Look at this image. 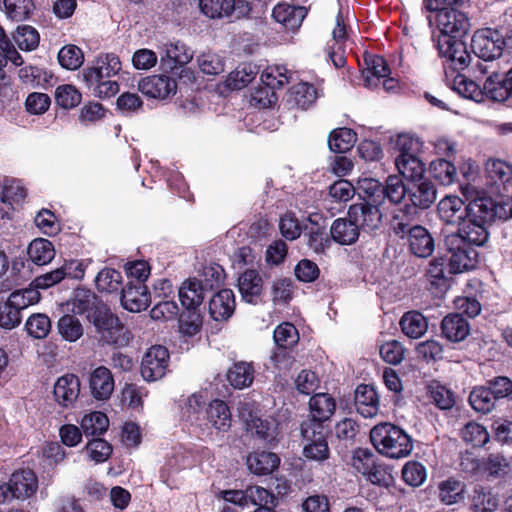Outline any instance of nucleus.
Returning a JSON list of instances; mask_svg holds the SVG:
<instances>
[{
	"label": "nucleus",
	"mask_w": 512,
	"mask_h": 512,
	"mask_svg": "<svg viewBox=\"0 0 512 512\" xmlns=\"http://www.w3.org/2000/svg\"><path fill=\"white\" fill-rule=\"evenodd\" d=\"M493 217V207L483 200L478 199L467 205L466 217L459 222L458 231L450 233V236H459L468 245L481 246L488 239L486 224Z\"/></svg>",
	"instance_id": "nucleus-1"
},
{
	"label": "nucleus",
	"mask_w": 512,
	"mask_h": 512,
	"mask_svg": "<svg viewBox=\"0 0 512 512\" xmlns=\"http://www.w3.org/2000/svg\"><path fill=\"white\" fill-rule=\"evenodd\" d=\"M370 440L380 454L389 458L406 457L413 449L410 436L400 427L387 422L371 429Z\"/></svg>",
	"instance_id": "nucleus-2"
},
{
	"label": "nucleus",
	"mask_w": 512,
	"mask_h": 512,
	"mask_svg": "<svg viewBox=\"0 0 512 512\" xmlns=\"http://www.w3.org/2000/svg\"><path fill=\"white\" fill-rule=\"evenodd\" d=\"M223 270L219 267H207L204 269V280L189 278L184 281L179 288V299L183 307L187 310L195 311L205 297L207 289H213L223 280Z\"/></svg>",
	"instance_id": "nucleus-3"
},
{
	"label": "nucleus",
	"mask_w": 512,
	"mask_h": 512,
	"mask_svg": "<svg viewBox=\"0 0 512 512\" xmlns=\"http://www.w3.org/2000/svg\"><path fill=\"white\" fill-rule=\"evenodd\" d=\"M38 489V478L30 469H20L12 473L7 482L0 483V504L13 500H26Z\"/></svg>",
	"instance_id": "nucleus-4"
},
{
	"label": "nucleus",
	"mask_w": 512,
	"mask_h": 512,
	"mask_svg": "<svg viewBox=\"0 0 512 512\" xmlns=\"http://www.w3.org/2000/svg\"><path fill=\"white\" fill-rule=\"evenodd\" d=\"M444 245L449 254L448 272L450 274L464 273L476 268L478 253L473 246L468 245L462 238L446 235Z\"/></svg>",
	"instance_id": "nucleus-5"
},
{
	"label": "nucleus",
	"mask_w": 512,
	"mask_h": 512,
	"mask_svg": "<svg viewBox=\"0 0 512 512\" xmlns=\"http://www.w3.org/2000/svg\"><path fill=\"white\" fill-rule=\"evenodd\" d=\"M300 435L305 458L318 462L329 458L330 450L323 424L315 420H305L300 425Z\"/></svg>",
	"instance_id": "nucleus-6"
},
{
	"label": "nucleus",
	"mask_w": 512,
	"mask_h": 512,
	"mask_svg": "<svg viewBox=\"0 0 512 512\" xmlns=\"http://www.w3.org/2000/svg\"><path fill=\"white\" fill-rule=\"evenodd\" d=\"M87 319L93 324L105 343L115 345H123L125 343L124 338L121 337L123 325L103 302L96 307L93 313L88 314Z\"/></svg>",
	"instance_id": "nucleus-7"
},
{
	"label": "nucleus",
	"mask_w": 512,
	"mask_h": 512,
	"mask_svg": "<svg viewBox=\"0 0 512 512\" xmlns=\"http://www.w3.org/2000/svg\"><path fill=\"white\" fill-rule=\"evenodd\" d=\"M350 464L357 473L362 474L372 484H388L390 475L384 466L376 462L374 453L369 449H356L352 454Z\"/></svg>",
	"instance_id": "nucleus-8"
},
{
	"label": "nucleus",
	"mask_w": 512,
	"mask_h": 512,
	"mask_svg": "<svg viewBox=\"0 0 512 512\" xmlns=\"http://www.w3.org/2000/svg\"><path fill=\"white\" fill-rule=\"evenodd\" d=\"M436 46L439 54L446 58L445 67L455 71H461L468 68L472 57L467 50L466 44L461 38H448L447 36H437Z\"/></svg>",
	"instance_id": "nucleus-9"
},
{
	"label": "nucleus",
	"mask_w": 512,
	"mask_h": 512,
	"mask_svg": "<svg viewBox=\"0 0 512 512\" xmlns=\"http://www.w3.org/2000/svg\"><path fill=\"white\" fill-rule=\"evenodd\" d=\"M169 352L161 345L150 347L144 354L141 362V375L147 382H154L163 378L169 365Z\"/></svg>",
	"instance_id": "nucleus-10"
},
{
	"label": "nucleus",
	"mask_w": 512,
	"mask_h": 512,
	"mask_svg": "<svg viewBox=\"0 0 512 512\" xmlns=\"http://www.w3.org/2000/svg\"><path fill=\"white\" fill-rule=\"evenodd\" d=\"M474 54L484 62L492 61L502 55L500 33L493 29H482L475 32L472 38Z\"/></svg>",
	"instance_id": "nucleus-11"
},
{
	"label": "nucleus",
	"mask_w": 512,
	"mask_h": 512,
	"mask_svg": "<svg viewBox=\"0 0 512 512\" xmlns=\"http://www.w3.org/2000/svg\"><path fill=\"white\" fill-rule=\"evenodd\" d=\"M438 36L461 38L467 34L470 23L467 16L456 9L444 8L437 15Z\"/></svg>",
	"instance_id": "nucleus-12"
},
{
	"label": "nucleus",
	"mask_w": 512,
	"mask_h": 512,
	"mask_svg": "<svg viewBox=\"0 0 512 512\" xmlns=\"http://www.w3.org/2000/svg\"><path fill=\"white\" fill-rule=\"evenodd\" d=\"M121 68V61L116 54H100L91 66L82 71V78L85 83H95L100 78H111L117 75Z\"/></svg>",
	"instance_id": "nucleus-13"
},
{
	"label": "nucleus",
	"mask_w": 512,
	"mask_h": 512,
	"mask_svg": "<svg viewBox=\"0 0 512 512\" xmlns=\"http://www.w3.org/2000/svg\"><path fill=\"white\" fill-rule=\"evenodd\" d=\"M379 205L373 202H359L351 205L348 210V217L352 219L359 228L376 230L382 221V213Z\"/></svg>",
	"instance_id": "nucleus-14"
},
{
	"label": "nucleus",
	"mask_w": 512,
	"mask_h": 512,
	"mask_svg": "<svg viewBox=\"0 0 512 512\" xmlns=\"http://www.w3.org/2000/svg\"><path fill=\"white\" fill-rule=\"evenodd\" d=\"M139 91L155 99H166L177 90L176 80L166 75H153L142 79L138 84Z\"/></svg>",
	"instance_id": "nucleus-15"
},
{
	"label": "nucleus",
	"mask_w": 512,
	"mask_h": 512,
	"mask_svg": "<svg viewBox=\"0 0 512 512\" xmlns=\"http://www.w3.org/2000/svg\"><path fill=\"white\" fill-rule=\"evenodd\" d=\"M364 64L365 68L362 69L361 78L363 85L369 89L378 88L382 78L390 75L387 62L381 56L366 54Z\"/></svg>",
	"instance_id": "nucleus-16"
},
{
	"label": "nucleus",
	"mask_w": 512,
	"mask_h": 512,
	"mask_svg": "<svg viewBox=\"0 0 512 512\" xmlns=\"http://www.w3.org/2000/svg\"><path fill=\"white\" fill-rule=\"evenodd\" d=\"M484 91L494 101L512 100V69L505 74L492 72L484 82Z\"/></svg>",
	"instance_id": "nucleus-17"
},
{
	"label": "nucleus",
	"mask_w": 512,
	"mask_h": 512,
	"mask_svg": "<svg viewBox=\"0 0 512 512\" xmlns=\"http://www.w3.org/2000/svg\"><path fill=\"white\" fill-rule=\"evenodd\" d=\"M150 303V294L144 283H134L131 281L122 290L121 304L130 312L145 310Z\"/></svg>",
	"instance_id": "nucleus-18"
},
{
	"label": "nucleus",
	"mask_w": 512,
	"mask_h": 512,
	"mask_svg": "<svg viewBox=\"0 0 512 512\" xmlns=\"http://www.w3.org/2000/svg\"><path fill=\"white\" fill-rule=\"evenodd\" d=\"M291 72L285 66H274L267 68L261 75L262 82L267 86L252 95V100L257 101L262 107L271 103L270 100L263 101L262 94L268 96L269 89L280 88L289 83Z\"/></svg>",
	"instance_id": "nucleus-19"
},
{
	"label": "nucleus",
	"mask_w": 512,
	"mask_h": 512,
	"mask_svg": "<svg viewBox=\"0 0 512 512\" xmlns=\"http://www.w3.org/2000/svg\"><path fill=\"white\" fill-rule=\"evenodd\" d=\"M80 393V380L74 374L59 377L54 385V397L59 405L68 408L76 402Z\"/></svg>",
	"instance_id": "nucleus-20"
},
{
	"label": "nucleus",
	"mask_w": 512,
	"mask_h": 512,
	"mask_svg": "<svg viewBox=\"0 0 512 512\" xmlns=\"http://www.w3.org/2000/svg\"><path fill=\"white\" fill-rule=\"evenodd\" d=\"M83 275L81 264L70 261L65 262L61 267L47 272L35 278L33 281L37 289H47L61 282L66 277L78 278Z\"/></svg>",
	"instance_id": "nucleus-21"
},
{
	"label": "nucleus",
	"mask_w": 512,
	"mask_h": 512,
	"mask_svg": "<svg viewBox=\"0 0 512 512\" xmlns=\"http://www.w3.org/2000/svg\"><path fill=\"white\" fill-rule=\"evenodd\" d=\"M238 289L245 302L257 304L263 291V279L258 271L248 269L240 275Z\"/></svg>",
	"instance_id": "nucleus-22"
},
{
	"label": "nucleus",
	"mask_w": 512,
	"mask_h": 512,
	"mask_svg": "<svg viewBox=\"0 0 512 512\" xmlns=\"http://www.w3.org/2000/svg\"><path fill=\"white\" fill-rule=\"evenodd\" d=\"M235 310V296L231 289H222L209 301V314L215 321L228 320Z\"/></svg>",
	"instance_id": "nucleus-23"
},
{
	"label": "nucleus",
	"mask_w": 512,
	"mask_h": 512,
	"mask_svg": "<svg viewBox=\"0 0 512 512\" xmlns=\"http://www.w3.org/2000/svg\"><path fill=\"white\" fill-rule=\"evenodd\" d=\"M89 385L94 398L108 399L114 390V379L110 370L104 366L97 367L90 375Z\"/></svg>",
	"instance_id": "nucleus-24"
},
{
	"label": "nucleus",
	"mask_w": 512,
	"mask_h": 512,
	"mask_svg": "<svg viewBox=\"0 0 512 512\" xmlns=\"http://www.w3.org/2000/svg\"><path fill=\"white\" fill-rule=\"evenodd\" d=\"M306 14L305 7L291 6L286 3L276 5L272 11L275 21L282 24L288 30L299 28Z\"/></svg>",
	"instance_id": "nucleus-25"
},
{
	"label": "nucleus",
	"mask_w": 512,
	"mask_h": 512,
	"mask_svg": "<svg viewBox=\"0 0 512 512\" xmlns=\"http://www.w3.org/2000/svg\"><path fill=\"white\" fill-rule=\"evenodd\" d=\"M408 242L411 252L422 258L430 256L435 248L434 239L429 231L419 225H414L410 229Z\"/></svg>",
	"instance_id": "nucleus-26"
},
{
	"label": "nucleus",
	"mask_w": 512,
	"mask_h": 512,
	"mask_svg": "<svg viewBox=\"0 0 512 512\" xmlns=\"http://www.w3.org/2000/svg\"><path fill=\"white\" fill-rule=\"evenodd\" d=\"M482 469L489 478H504L512 470V457L505 455L503 451L490 453L483 458Z\"/></svg>",
	"instance_id": "nucleus-27"
},
{
	"label": "nucleus",
	"mask_w": 512,
	"mask_h": 512,
	"mask_svg": "<svg viewBox=\"0 0 512 512\" xmlns=\"http://www.w3.org/2000/svg\"><path fill=\"white\" fill-rule=\"evenodd\" d=\"M102 301L96 296V294L86 288H77L70 300L68 306L74 314L86 315L93 313Z\"/></svg>",
	"instance_id": "nucleus-28"
},
{
	"label": "nucleus",
	"mask_w": 512,
	"mask_h": 512,
	"mask_svg": "<svg viewBox=\"0 0 512 512\" xmlns=\"http://www.w3.org/2000/svg\"><path fill=\"white\" fill-rule=\"evenodd\" d=\"M437 210L445 223L459 224L466 217L467 206L458 196H446L438 203Z\"/></svg>",
	"instance_id": "nucleus-29"
},
{
	"label": "nucleus",
	"mask_w": 512,
	"mask_h": 512,
	"mask_svg": "<svg viewBox=\"0 0 512 512\" xmlns=\"http://www.w3.org/2000/svg\"><path fill=\"white\" fill-rule=\"evenodd\" d=\"M355 406L364 418H372L378 413V396L369 385H360L355 391Z\"/></svg>",
	"instance_id": "nucleus-30"
},
{
	"label": "nucleus",
	"mask_w": 512,
	"mask_h": 512,
	"mask_svg": "<svg viewBox=\"0 0 512 512\" xmlns=\"http://www.w3.org/2000/svg\"><path fill=\"white\" fill-rule=\"evenodd\" d=\"M255 372L252 362L239 361L228 369L227 380L235 389H245L252 385Z\"/></svg>",
	"instance_id": "nucleus-31"
},
{
	"label": "nucleus",
	"mask_w": 512,
	"mask_h": 512,
	"mask_svg": "<svg viewBox=\"0 0 512 512\" xmlns=\"http://www.w3.org/2000/svg\"><path fill=\"white\" fill-rule=\"evenodd\" d=\"M247 467L255 475H268L280 464L279 457L273 452L258 451L247 457Z\"/></svg>",
	"instance_id": "nucleus-32"
},
{
	"label": "nucleus",
	"mask_w": 512,
	"mask_h": 512,
	"mask_svg": "<svg viewBox=\"0 0 512 512\" xmlns=\"http://www.w3.org/2000/svg\"><path fill=\"white\" fill-rule=\"evenodd\" d=\"M317 98L315 87L309 83H298L294 85L287 94V104L291 108L307 110Z\"/></svg>",
	"instance_id": "nucleus-33"
},
{
	"label": "nucleus",
	"mask_w": 512,
	"mask_h": 512,
	"mask_svg": "<svg viewBox=\"0 0 512 512\" xmlns=\"http://www.w3.org/2000/svg\"><path fill=\"white\" fill-rule=\"evenodd\" d=\"M359 230L357 224L350 217H347L334 220L330 233L335 242L341 245H351L358 239Z\"/></svg>",
	"instance_id": "nucleus-34"
},
{
	"label": "nucleus",
	"mask_w": 512,
	"mask_h": 512,
	"mask_svg": "<svg viewBox=\"0 0 512 512\" xmlns=\"http://www.w3.org/2000/svg\"><path fill=\"white\" fill-rule=\"evenodd\" d=\"M242 0H199L201 12L209 18L230 17L239 9Z\"/></svg>",
	"instance_id": "nucleus-35"
},
{
	"label": "nucleus",
	"mask_w": 512,
	"mask_h": 512,
	"mask_svg": "<svg viewBox=\"0 0 512 512\" xmlns=\"http://www.w3.org/2000/svg\"><path fill=\"white\" fill-rule=\"evenodd\" d=\"M441 329L443 335L451 342H460L470 333L467 320L460 314H450L444 317Z\"/></svg>",
	"instance_id": "nucleus-36"
},
{
	"label": "nucleus",
	"mask_w": 512,
	"mask_h": 512,
	"mask_svg": "<svg viewBox=\"0 0 512 512\" xmlns=\"http://www.w3.org/2000/svg\"><path fill=\"white\" fill-rule=\"evenodd\" d=\"M207 421L218 431L226 432L231 427V413L222 400H213L206 409Z\"/></svg>",
	"instance_id": "nucleus-37"
},
{
	"label": "nucleus",
	"mask_w": 512,
	"mask_h": 512,
	"mask_svg": "<svg viewBox=\"0 0 512 512\" xmlns=\"http://www.w3.org/2000/svg\"><path fill=\"white\" fill-rule=\"evenodd\" d=\"M466 485L464 482L450 477L438 484V498L445 505L457 504L465 498Z\"/></svg>",
	"instance_id": "nucleus-38"
},
{
	"label": "nucleus",
	"mask_w": 512,
	"mask_h": 512,
	"mask_svg": "<svg viewBox=\"0 0 512 512\" xmlns=\"http://www.w3.org/2000/svg\"><path fill=\"white\" fill-rule=\"evenodd\" d=\"M309 406L312 417L308 420H315L321 424L330 419L336 408L334 398L327 393H318L312 396Z\"/></svg>",
	"instance_id": "nucleus-39"
},
{
	"label": "nucleus",
	"mask_w": 512,
	"mask_h": 512,
	"mask_svg": "<svg viewBox=\"0 0 512 512\" xmlns=\"http://www.w3.org/2000/svg\"><path fill=\"white\" fill-rule=\"evenodd\" d=\"M395 165L399 173L411 182L421 181L425 173L424 164L416 155H399Z\"/></svg>",
	"instance_id": "nucleus-40"
},
{
	"label": "nucleus",
	"mask_w": 512,
	"mask_h": 512,
	"mask_svg": "<svg viewBox=\"0 0 512 512\" xmlns=\"http://www.w3.org/2000/svg\"><path fill=\"white\" fill-rule=\"evenodd\" d=\"M409 198L415 207L428 208L436 199V190L429 181L413 182L409 188Z\"/></svg>",
	"instance_id": "nucleus-41"
},
{
	"label": "nucleus",
	"mask_w": 512,
	"mask_h": 512,
	"mask_svg": "<svg viewBox=\"0 0 512 512\" xmlns=\"http://www.w3.org/2000/svg\"><path fill=\"white\" fill-rule=\"evenodd\" d=\"M400 326L407 337L418 339L427 331L428 323L420 312L410 311L402 316Z\"/></svg>",
	"instance_id": "nucleus-42"
},
{
	"label": "nucleus",
	"mask_w": 512,
	"mask_h": 512,
	"mask_svg": "<svg viewBox=\"0 0 512 512\" xmlns=\"http://www.w3.org/2000/svg\"><path fill=\"white\" fill-rule=\"evenodd\" d=\"M28 256L33 263L45 265L50 263L55 257V249L49 240L38 238L29 244Z\"/></svg>",
	"instance_id": "nucleus-43"
},
{
	"label": "nucleus",
	"mask_w": 512,
	"mask_h": 512,
	"mask_svg": "<svg viewBox=\"0 0 512 512\" xmlns=\"http://www.w3.org/2000/svg\"><path fill=\"white\" fill-rule=\"evenodd\" d=\"M60 336L68 342H76L84 334V327L75 315L66 314L57 323Z\"/></svg>",
	"instance_id": "nucleus-44"
},
{
	"label": "nucleus",
	"mask_w": 512,
	"mask_h": 512,
	"mask_svg": "<svg viewBox=\"0 0 512 512\" xmlns=\"http://www.w3.org/2000/svg\"><path fill=\"white\" fill-rule=\"evenodd\" d=\"M356 141V134L349 128H338L333 130L328 138V145L331 151L343 154L350 150Z\"/></svg>",
	"instance_id": "nucleus-45"
},
{
	"label": "nucleus",
	"mask_w": 512,
	"mask_h": 512,
	"mask_svg": "<svg viewBox=\"0 0 512 512\" xmlns=\"http://www.w3.org/2000/svg\"><path fill=\"white\" fill-rule=\"evenodd\" d=\"M193 58V52L184 43L176 41L165 45V55L162 60L167 59L172 68L188 64Z\"/></svg>",
	"instance_id": "nucleus-46"
},
{
	"label": "nucleus",
	"mask_w": 512,
	"mask_h": 512,
	"mask_svg": "<svg viewBox=\"0 0 512 512\" xmlns=\"http://www.w3.org/2000/svg\"><path fill=\"white\" fill-rule=\"evenodd\" d=\"M80 425L85 436H97L108 429L109 420L102 412H92L82 418Z\"/></svg>",
	"instance_id": "nucleus-47"
},
{
	"label": "nucleus",
	"mask_w": 512,
	"mask_h": 512,
	"mask_svg": "<svg viewBox=\"0 0 512 512\" xmlns=\"http://www.w3.org/2000/svg\"><path fill=\"white\" fill-rule=\"evenodd\" d=\"M454 90L464 98L472 99L476 102L483 100L485 95L484 87L481 88L476 82L467 79L464 75L458 74L453 80Z\"/></svg>",
	"instance_id": "nucleus-48"
},
{
	"label": "nucleus",
	"mask_w": 512,
	"mask_h": 512,
	"mask_svg": "<svg viewBox=\"0 0 512 512\" xmlns=\"http://www.w3.org/2000/svg\"><path fill=\"white\" fill-rule=\"evenodd\" d=\"M273 339L278 349L289 350L298 343L299 334L293 324L284 322L274 330Z\"/></svg>",
	"instance_id": "nucleus-49"
},
{
	"label": "nucleus",
	"mask_w": 512,
	"mask_h": 512,
	"mask_svg": "<svg viewBox=\"0 0 512 512\" xmlns=\"http://www.w3.org/2000/svg\"><path fill=\"white\" fill-rule=\"evenodd\" d=\"M496 398L489 387H476L470 393L469 403L472 408L481 413L490 412L495 406Z\"/></svg>",
	"instance_id": "nucleus-50"
},
{
	"label": "nucleus",
	"mask_w": 512,
	"mask_h": 512,
	"mask_svg": "<svg viewBox=\"0 0 512 512\" xmlns=\"http://www.w3.org/2000/svg\"><path fill=\"white\" fill-rule=\"evenodd\" d=\"M430 171L434 179L442 185H451L457 178L454 164L445 159H436L430 164Z\"/></svg>",
	"instance_id": "nucleus-51"
},
{
	"label": "nucleus",
	"mask_w": 512,
	"mask_h": 512,
	"mask_svg": "<svg viewBox=\"0 0 512 512\" xmlns=\"http://www.w3.org/2000/svg\"><path fill=\"white\" fill-rule=\"evenodd\" d=\"M249 429L266 442H272L278 435V423L273 418H252Z\"/></svg>",
	"instance_id": "nucleus-52"
},
{
	"label": "nucleus",
	"mask_w": 512,
	"mask_h": 512,
	"mask_svg": "<svg viewBox=\"0 0 512 512\" xmlns=\"http://www.w3.org/2000/svg\"><path fill=\"white\" fill-rule=\"evenodd\" d=\"M461 438L474 447H482L489 441V433L479 423L469 422L461 430Z\"/></svg>",
	"instance_id": "nucleus-53"
},
{
	"label": "nucleus",
	"mask_w": 512,
	"mask_h": 512,
	"mask_svg": "<svg viewBox=\"0 0 512 512\" xmlns=\"http://www.w3.org/2000/svg\"><path fill=\"white\" fill-rule=\"evenodd\" d=\"M357 189L360 194L365 195L369 202L382 204L385 201L384 188L382 184L374 178H360L357 181Z\"/></svg>",
	"instance_id": "nucleus-54"
},
{
	"label": "nucleus",
	"mask_w": 512,
	"mask_h": 512,
	"mask_svg": "<svg viewBox=\"0 0 512 512\" xmlns=\"http://www.w3.org/2000/svg\"><path fill=\"white\" fill-rule=\"evenodd\" d=\"M4 8L10 19L23 21L31 15L35 5L32 0H4Z\"/></svg>",
	"instance_id": "nucleus-55"
},
{
	"label": "nucleus",
	"mask_w": 512,
	"mask_h": 512,
	"mask_svg": "<svg viewBox=\"0 0 512 512\" xmlns=\"http://www.w3.org/2000/svg\"><path fill=\"white\" fill-rule=\"evenodd\" d=\"M58 61L67 70H77L84 62V54L76 45H66L60 49Z\"/></svg>",
	"instance_id": "nucleus-56"
},
{
	"label": "nucleus",
	"mask_w": 512,
	"mask_h": 512,
	"mask_svg": "<svg viewBox=\"0 0 512 512\" xmlns=\"http://www.w3.org/2000/svg\"><path fill=\"white\" fill-rule=\"evenodd\" d=\"M39 300L40 293L35 286L14 291L8 298L10 305L16 307L20 312L27 307L38 303Z\"/></svg>",
	"instance_id": "nucleus-57"
},
{
	"label": "nucleus",
	"mask_w": 512,
	"mask_h": 512,
	"mask_svg": "<svg viewBox=\"0 0 512 512\" xmlns=\"http://www.w3.org/2000/svg\"><path fill=\"white\" fill-rule=\"evenodd\" d=\"M121 281V273L112 268L102 269L95 279L98 290L108 293L118 291Z\"/></svg>",
	"instance_id": "nucleus-58"
},
{
	"label": "nucleus",
	"mask_w": 512,
	"mask_h": 512,
	"mask_svg": "<svg viewBox=\"0 0 512 512\" xmlns=\"http://www.w3.org/2000/svg\"><path fill=\"white\" fill-rule=\"evenodd\" d=\"M25 327L31 337L43 339L51 330V321L45 314H33L27 319Z\"/></svg>",
	"instance_id": "nucleus-59"
},
{
	"label": "nucleus",
	"mask_w": 512,
	"mask_h": 512,
	"mask_svg": "<svg viewBox=\"0 0 512 512\" xmlns=\"http://www.w3.org/2000/svg\"><path fill=\"white\" fill-rule=\"evenodd\" d=\"M14 40L20 49L31 51L38 46L40 37L38 31L34 27L22 25L18 26L14 35Z\"/></svg>",
	"instance_id": "nucleus-60"
},
{
	"label": "nucleus",
	"mask_w": 512,
	"mask_h": 512,
	"mask_svg": "<svg viewBox=\"0 0 512 512\" xmlns=\"http://www.w3.org/2000/svg\"><path fill=\"white\" fill-rule=\"evenodd\" d=\"M255 67L243 65L231 72L226 80L229 88L239 90L247 86L256 76Z\"/></svg>",
	"instance_id": "nucleus-61"
},
{
	"label": "nucleus",
	"mask_w": 512,
	"mask_h": 512,
	"mask_svg": "<svg viewBox=\"0 0 512 512\" xmlns=\"http://www.w3.org/2000/svg\"><path fill=\"white\" fill-rule=\"evenodd\" d=\"M197 64L201 72L207 75H218L224 71L223 59L213 52H203L197 57Z\"/></svg>",
	"instance_id": "nucleus-62"
},
{
	"label": "nucleus",
	"mask_w": 512,
	"mask_h": 512,
	"mask_svg": "<svg viewBox=\"0 0 512 512\" xmlns=\"http://www.w3.org/2000/svg\"><path fill=\"white\" fill-rule=\"evenodd\" d=\"M486 172L495 182L503 184L512 182V166L502 160H489L486 163Z\"/></svg>",
	"instance_id": "nucleus-63"
},
{
	"label": "nucleus",
	"mask_w": 512,
	"mask_h": 512,
	"mask_svg": "<svg viewBox=\"0 0 512 512\" xmlns=\"http://www.w3.org/2000/svg\"><path fill=\"white\" fill-rule=\"evenodd\" d=\"M497 506L498 500L491 492L484 491L482 488L474 490L471 503L474 512H493Z\"/></svg>",
	"instance_id": "nucleus-64"
}]
</instances>
